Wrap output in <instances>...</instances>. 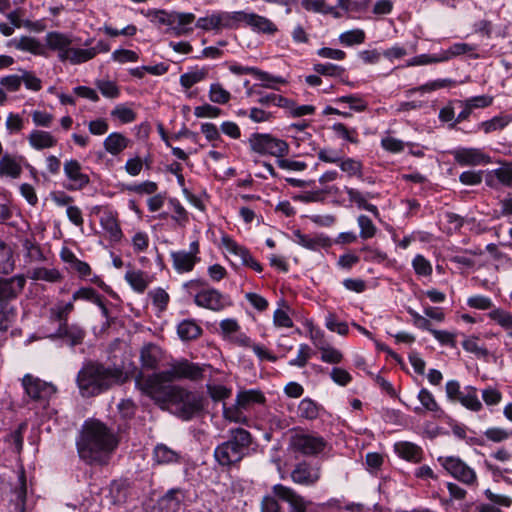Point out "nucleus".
<instances>
[{"label": "nucleus", "mask_w": 512, "mask_h": 512, "mask_svg": "<svg viewBox=\"0 0 512 512\" xmlns=\"http://www.w3.org/2000/svg\"><path fill=\"white\" fill-rule=\"evenodd\" d=\"M79 457L87 464H107L118 446L113 430L98 420L86 421L76 442Z\"/></svg>", "instance_id": "obj_1"}, {"label": "nucleus", "mask_w": 512, "mask_h": 512, "mask_svg": "<svg viewBox=\"0 0 512 512\" xmlns=\"http://www.w3.org/2000/svg\"><path fill=\"white\" fill-rule=\"evenodd\" d=\"M126 380L127 376L121 368L94 361L86 362L76 377L80 395L87 398L97 396Z\"/></svg>", "instance_id": "obj_2"}, {"label": "nucleus", "mask_w": 512, "mask_h": 512, "mask_svg": "<svg viewBox=\"0 0 512 512\" xmlns=\"http://www.w3.org/2000/svg\"><path fill=\"white\" fill-rule=\"evenodd\" d=\"M204 367L192 363L187 359L172 363L169 369L154 373L145 380L136 379V384L140 389L153 399H160L158 394L162 392L164 383L173 382L179 379H189L197 381L203 378Z\"/></svg>", "instance_id": "obj_3"}, {"label": "nucleus", "mask_w": 512, "mask_h": 512, "mask_svg": "<svg viewBox=\"0 0 512 512\" xmlns=\"http://www.w3.org/2000/svg\"><path fill=\"white\" fill-rule=\"evenodd\" d=\"M157 402L167 404L177 417L190 420L200 414L204 409V398L195 392L188 391L179 386H167L158 394Z\"/></svg>", "instance_id": "obj_4"}, {"label": "nucleus", "mask_w": 512, "mask_h": 512, "mask_svg": "<svg viewBox=\"0 0 512 512\" xmlns=\"http://www.w3.org/2000/svg\"><path fill=\"white\" fill-rule=\"evenodd\" d=\"M230 437L215 448L214 457L221 466H231L239 463L249 454L252 435L243 428L229 431Z\"/></svg>", "instance_id": "obj_5"}, {"label": "nucleus", "mask_w": 512, "mask_h": 512, "mask_svg": "<svg viewBox=\"0 0 512 512\" xmlns=\"http://www.w3.org/2000/svg\"><path fill=\"white\" fill-rule=\"evenodd\" d=\"M328 447V442L317 433L298 430L289 438V448L303 456H318Z\"/></svg>", "instance_id": "obj_6"}, {"label": "nucleus", "mask_w": 512, "mask_h": 512, "mask_svg": "<svg viewBox=\"0 0 512 512\" xmlns=\"http://www.w3.org/2000/svg\"><path fill=\"white\" fill-rule=\"evenodd\" d=\"M250 149L261 155H271L282 158L288 155L289 145L286 141L271 134L253 133L248 140Z\"/></svg>", "instance_id": "obj_7"}, {"label": "nucleus", "mask_w": 512, "mask_h": 512, "mask_svg": "<svg viewBox=\"0 0 512 512\" xmlns=\"http://www.w3.org/2000/svg\"><path fill=\"white\" fill-rule=\"evenodd\" d=\"M445 391L451 402L460 403L470 411L479 412L483 408L477 389L473 386H465L462 389L457 380H450L446 383Z\"/></svg>", "instance_id": "obj_8"}, {"label": "nucleus", "mask_w": 512, "mask_h": 512, "mask_svg": "<svg viewBox=\"0 0 512 512\" xmlns=\"http://www.w3.org/2000/svg\"><path fill=\"white\" fill-rule=\"evenodd\" d=\"M22 386L25 394L34 402H38L43 407L55 395L57 389L51 382H46L31 374H25L22 378Z\"/></svg>", "instance_id": "obj_9"}, {"label": "nucleus", "mask_w": 512, "mask_h": 512, "mask_svg": "<svg viewBox=\"0 0 512 512\" xmlns=\"http://www.w3.org/2000/svg\"><path fill=\"white\" fill-rule=\"evenodd\" d=\"M438 461L451 476L463 484L472 486L477 483V474L474 469L459 457H439Z\"/></svg>", "instance_id": "obj_10"}, {"label": "nucleus", "mask_w": 512, "mask_h": 512, "mask_svg": "<svg viewBox=\"0 0 512 512\" xmlns=\"http://www.w3.org/2000/svg\"><path fill=\"white\" fill-rule=\"evenodd\" d=\"M291 479L298 485L314 486L321 479V465L301 461L291 471Z\"/></svg>", "instance_id": "obj_11"}, {"label": "nucleus", "mask_w": 512, "mask_h": 512, "mask_svg": "<svg viewBox=\"0 0 512 512\" xmlns=\"http://www.w3.org/2000/svg\"><path fill=\"white\" fill-rule=\"evenodd\" d=\"M194 302L199 307L216 312L232 305L229 296L223 295L213 288L199 291L194 297Z\"/></svg>", "instance_id": "obj_12"}, {"label": "nucleus", "mask_w": 512, "mask_h": 512, "mask_svg": "<svg viewBox=\"0 0 512 512\" xmlns=\"http://www.w3.org/2000/svg\"><path fill=\"white\" fill-rule=\"evenodd\" d=\"M451 154L460 166H477L490 162V157L479 148L460 147L451 151Z\"/></svg>", "instance_id": "obj_13"}, {"label": "nucleus", "mask_w": 512, "mask_h": 512, "mask_svg": "<svg viewBox=\"0 0 512 512\" xmlns=\"http://www.w3.org/2000/svg\"><path fill=\"white\" fill-rule=\"evenodd\" d=\"M26 285L24 275H15L9 278H0V303H8L16 299Z\"/></svg>", "instance_id": "obj_14"}, {"label": "nucleus", "mask_w": 512, "mask_h": 512, "mask_svg": "<svg viewBox=\"0 0 512 512\" xmlns=\"http://www.w3.org/2000/svg\"><path fill=\"white\" fill-rule=\"evenodd\" d=\"M273 491L277 497L289 504L290 512H306L310 504L290 487L277 484L273 487Z\"/></svg>", "instance_id": "obj_15"}, {"label": "nucleus", "mask_w": 512, "mask_h": 512, "mask_svg": "<svg viewBox=\"0 0 512 512\" xmlns=\"http://www.w3.org/2000/svg\"><path fill=\"white\" fill-rule=\"evenodd\" d=\"M64 173L72 182L69 186L70 190L83 189L90 182L89 176L82 172V166L77 160L70 159L66 161L64 163Z\"/></svg>", "instance_id": "obj_16"}, {"label": "nucleus", "mask_w": 512, "mask_h": 512, "mask_svg": "<svg viewBox=\"0 0 512 512\" xmlns=\"http://www.w3.org/2000/svg\"><path fill=\"white\" fill-rule=\"evenodd\" d=\"M185 498L186 492L183 489L172 488L158 500V505L163 512H179Z\"/></svg>", "instance_id": "obj_17"}, {"label": "nucleus", "mask_w": 512, "mask_h": 512, "mask_svg": "<svg viewBox=\"0 0 512 512\" xmlns=\"http://www.w3.org/2000/svg\"><path fill=\"white\" fill-rule=\"evenodd\" d=\"M236 400L238 401V405L244 411L250 412L256 405H263L266 402V397L262 393V391L258 389H249L239 391L236 395Z\"/></svg>", "instance_id": "obj_18"}, {"label": "nucleus", "mask_w": 512, "mask_h": 512, "mask_svg": "<svg viewBox=\"0 0 512 512\" xmlns=\"http://www.w3.org/2000/svg\"><path fill=\"white\" fill-rule=\"evenodd\" d=\"M243 22L259 33L274 34L276 25L268 18L256 13L243 12Z\"/></svg>", "instance_id": "obj_19"}, {"label": "nucleus", "mask_w": 512, "mask_h": 512, "mask_svg": "<svg viewBox=\"0 0 512 512\" xmlns=\"http://www.w3.org/2000/svg\"><path fill=\"white\" fill-rule=\"evenodd\" d=\"M394 450L400 458L412 463H419L423 459L422 448L412 442H397L394 445Z\"/></svg>", "instance_id": "obj_20"}, {"label": "nucleus", "mask_w": 512, "mask_h": 512, "mask_svg": "<svg viewBox=\"0 0 512 512\" xmlns=\"http://www.w3.org/2000/svg\"><path fill=\"white\" fill-rule=\"evenodd\" d=\"M485 183L491 188H496L499 184L504 186H511L512 167L503 165L499 168L489 171L486 175Z\"/></svg>", "instance_id": "obj_21"}, {"label": "nucleus", "mask_w": 512, "mask_h": 512, "mask_svg": "<svg viewBox=\"0 0 512 512\" xmlns=\"http://www.w3.org/2000/svg\"><path fill=\"white\" fill-rule=\"evenodd\" d=\"M163 352L161 348L155 344L149 343L142 347L140 351V360L142 367L154 370L161 361Z\"/></svg>", "instance_id": "obj_22"}, {"label": "nucleus", "mask_w": 512, "mask_h": 512, "mask_svg": "<svg viewBox=\"0 0 512 512\" xmlns=\"http://www.w3.org/2000/svg\"><path fill=\"white\" fill-rule=\"evenodd\" d=\"M86 332L85 330L79 326L78 324L61 323L57 330V336L61 338H66L70 346L80 345L84 338Z\"/></svg>", "instance_id": "obj_23"}, {"label": "nucleus", "mask_w": 512, "mask_h": 512, "mask_svg": "<svg viewBox=\"0 0 512 512\" xmlns=\"http://www.w3.org/2000/svg\"><path fill=\"white\" fill-rule=\"evenodd\" d=\"M174 269L179 273L190 272L200 260L197 256L187 253L185 250L171 253Z\"/></svg>", "instance_id": "obj_24"}, {"label": "nucleus", "mask_w": 512, "mask_h": 512, "mask_svg": "<svg viewBox=\"0 0 512 512\" xmlns=\"http://www.w3.org/2000/svg\"><path fill=\"white\" fill-rule=\"evenodd\" d=\"M195 20L192 13L172 12L171 30L177 35H185L192 31L191 24Z\"/></svg>", "instance_id": "obj_25"}, {"label": "nucleus", "mask_w": 512, "mask_h": 512, "mask_svg": "<svg viewBox=\"0 0 512 512\" xmlns=\"http://www.w3.org/2000/svg\"><path fill=\"white\" fill-rule=\"evenodd\" d=\"M28 141L36 150L51 148L57 144V139L50 132L43 130H33L28 136Z\"/></svg>", "instance_id": "obj_26"}, {"label": "nucleus", "mask_w": 512, "mask_h": 512, "mask_svg": "<svg viewBox=\"0 0 512 512\" xmlns=\"http://www.w3.org/2000/svg\"><path fill=\"white\" fill-rule=\"evenodd\" d=\"M13 495L14 497L11 499V502L14 504L15 511L24 512L27 495V483L23 470L18 474L17 484L14 487Z\"/></svg>", "instance_id": "obj_27"}, {"label": "nucleus", "mask_w": 512, "mask_h": 512, "mask_svg": "<svg viewBox=\"0 0 512 512\" xmlns=\"http://www.w3.org/2000/svg\"><path fill=\"white\" fill-rule=\"evenodd\" d=\"M337 166L348 178L363 180V163L360 160L343 156Z\"/></svg>", "instance_id": "obj_28"}, {"label": "nucleus", "mask_w": 512, "mask_h": 512, "mask_svg": "<svg viewBox=\"0 0 512 512\" xmlns=\"http://www.w3.org/2000/svg\"><path fill=\"white\" fill-rule=\"evenodd\" d=\"M129 142L130 140L123 134L113 132L105 138L103 146L111 155H118L128 147Z\"/></svg>", "instance_id": "obj_29"}, {"label": "nucleus", "mask_w": 512, "mask_h": 512, "mask_svg": "<svg viewBox=\"0 0 512 512\" xmlns=\"http://www.w3.org/2000/svg\"><path fill=\"white\" fill-rule=\"evenodd\" d=\"M28 277L34 281H46L49 283L60 282L63 278L56 268L36 267L28 271Z\"/></svg>", "instance_id": "obj_30"}, {"label": "nucleus", "mask_w": 512, "mask_h": 512, "mask_svg": "<svg viewBox=\"0 0 512 512\" xmlns=\"http://www.w3.org/2000/svg\"><path fill=\"white\" fill-rule=\"evenodd\" d=\"M153 459L157 464H173L180 461V454L165 444H157L153 450Z\"/></svg>", "instance_id": "obj_31"}, {"label": "nucleus", "mask_w": 512, "mask_h": 512, "mask_svg": "<svg viewBox=\"0 0 512 512\" xmlns=\"http://www.w3.org/2000/svg\"><path fill=\"white\" fill-rule=\"evenodd\" d=\"M178 336L183 341H191L197 339L202 334V328L195 320L185 319L177 326Z\"/></svg>", "instance_id": "obj_32"}, {"label": "nucleus", "mask_w": 512, "mask_h": 512, "mask_svg": "<svg viewBox=\"0 0 512 512\" xmlns=\"http://www.w3.org/2000/svg\"><path fill=\"white\" fill-rule=\"evenodd\" d=\"M8 45L35 55H41L43 53L42 45L32 37L23 36L19 39L14 38L9 41Z\"/></svg>", "instance_id": "obj_33"}, {"label": "nucleus", "mask_w": 512, "mask_h": 512, "mask_svg": "<svg viewBox=\"0 0 512 512\" xmlns=\"http://www.w3.org/2000/svg\"><path fill=\"white\" fill-rule=\"evenodd\" d=\"M223 417L225 420L238 424H248L249 418L247 413L238 405V401L235 399V403L231 406L223 404Z\"/></svg>", "instance_id": "obj_34"}, {"label": "nucleus", "mask_w": 512, "mask_h": 512, "mask_svg": "<svg viewBox=\"0 0 512 512\" xmlns=\"http://www.w3.org/2000/svg\"><path fill=\"white\" fill-rule=\"evenodd\" d=\"M22 173V167L15 157L5 154L0 160V175L18 178Z\"/></svg>", "instance_id": "obj_35"}, {"label": "nucleus", "mask_w": 512, "mask_h": 512, "mask_svg": "<svg viewBox=\"0 0 512 512\" xmlns=\"http://www.w3.org/2000/svg\"><path fill=\"white\" fill-rule=\"evenodd\" d=\"M321 406L311 398H304L298 405V416L306 420H315L318 418Z\"/></svg>", "instance_id": "obj_36"}, {"label": "nucleus", "mask_w": 512, "mask_h": 512, "mask_svg": "<svg viewBox=\"0 0 512 512\" xmlns=\"http://www.w3.org/2000/svg\"><path fill=\"white\" fill-rule=\"evenodd\" d=\"M511 121L512 117L510 116H495L479 123L477 129L483 131L485 134H489L504 129Z\"/></svg>", "instance_id": "obj_37"}, {"label": "nucleus", "mask_w": 512, "mask_h": 512, "mask_svg": "<svg viewBox=\"0 0 512 512\" xmlns=\"http://www.w3.org/2000/svg\"><path fill=\"white\" fill-rule=\"evenodd\" d=\"M295 242L309 250H318L327 245V239L323 237H312L302 234L299 230L294 232Z\"/></svg>", "instance_id": "obj_38"}, {"label": "nucleus", "mask_w": 512, "mask_h": 512, "mask_svg": "<svg viewBox=\"0 0 512 512\" xmlns=\"http://www.w3.org/2000/svg\"><path fill=\"white\" fill-rule=\"evenodd\" d=\"M100 224L102 228L109 234L112 240L119 241L121 239V228L116 218L111 213L103 215L100 219Z\"/></svg>", "instance_id": "obj_39"}, {"label": "nucleus", "mask_w": 512, "mask_h": 512, "mask_svg": "<svg viewBox=\"0 0 512 512\" xmlns=\"http://www.w3.org/2000/svg\"><path fill=\"white\" fill-rule=\"evenodd\" d=\"M221 241H222L224 248L227 250V252L238 257L241 261V264L244 265V263L247 262V258L249 256H251V253L248 251V249L237 244L229 236H223L221 238Z\"/></svg>", "instance_id": "obj_40"}, {"label": "nucleus", "mask_w": 512, "mask_h": 512, "mask_svg": "<svg viewBox=\"0 0 512 512\" xmlns=\"http://www.w3.org/2000/svg\"><path fill=\"white\" fill-rule=\"evenodd\" d=\"M243 12H219L216 13L219 28H234L243 22Z\"/></svg>", "instance_id": "obj_41"}, {"label": "nucleus", "mask_w": 512, "mask_h": 512, "mask_svg": "<svg viewBox=\"0 0 512 512\" xmlns=\"http://www.w3.org/2000/svg\"><path fill=\"white\" fill-rule=\"evenodd\" d=\"M14 270L12 249L0 239V273L9 274Z\"/></svg>", "instance_id": "obj_42"}, {"label": "nucleus", "mask_w": 512, "mask_h": 512, "mask_svg": "<svg viewBox=\"0 0 512 512\" xmlns=\"http://www.w3.org/2000/svg\"><path fill=\"white\" fill-rule=\"evenodd\" d=\"M22 246L26 252V257L30 262H43L46 260L40 246L34 238H25L22 240Z\"/></svg>", "instance_id": "obj_43"}, {"label": "nucleus", "mask_w": 512, "mask_h": 512, "mask_svg": "<svg viewBox=\"0 0 512 512\" xmlns=\"http://www.w3.org/2000/svg\"><path fill=\"white\" fill-rule=\"evenodd\" d=\"M259 98L257 102L263 106L274 105L277 107L283 108H291L293 106V102L281 95L270 93V94H262L258 93Z\"/></svg>", "instance_id": "obj_44"}, {"label": "nucleus", "mask_w": 512, "mask_h": 512, "mask_svg": "<svg viewBox=\"0 0 512 512\" xmlns=\"http://www.w3.org/2000/svg\"><path fill=\"white\" fill-rule=\"evenodd\" d=\"M16 308L9 303H0V331H7L16 318Z\"/></svg>", "instance_id": "obj_45"}, {"label": "nucleus", "mask_w": 512, "mask_h": 512, "mask_svg": "<svg viewBox=\"0 0 512 512\" xmlns=\"http://www.w3.org/2000/svg\"><path fill=\"white\" fill-rule=\"evenodd\" d=\"M208 75L207 69H196L180 76V84L183 88L189 89L195 84L203 81Z\"/></svg>", "instance_id": "obj_46"}, {"label": "nucleus", "mask_w": 512, "mask_h": 512, "mask_svg": "<svg viewBox=\"0 0 512 512\" xmlns=\"http://www.w3.org/2000/svg\"><path fill=\"white\" fill-rule=\"evenodd\" d=\"M125 279L139 293L144 292L149 283L142 271H128L125 274Z\"/></svg>", "instance_id": "obj_47"}, {"label": "nucleus", "mask_w": 512, "mask_h": 512, "mask_svg": "<svg viewBox=\"0 0 512 512\" xmlns=\"http://www.w3.org/2000/svg\"><path fill=\"white\" fill-rule=\"evenodd\" d=\"M46 43L53 50H63L70 46L71 40L65 34L59 32H50L46 35Z\"/></svg>", "instance_id": "obj_48"}, {"label": "nucleus", "mask_w": 512, "mask_h": 512, "mask_svg": "<svg viewBox=\"0 0 512 512\" xmlns=\"http://www.w3.org/2000/svg\"><path fill=\"white\" fill-rule=\"evenodd\" d=\"M231 98L230 92L225 90L219 83H213L209 88V99L216 104H226Z\"/></svg>", "instance_id": "obj_49"}, {"label": "nucleus", "mask_w": 512, "mask_h": 512, "mask_svg": "<svg viewBox=\"0 0 512 512\" xmlns=\"http://www.w3.org/2000/svg\"><path fill=\"white\" fill-rule=\"evenodd\" d=\"M418 399L421 402L422 406L425 410L434 412V413H442L440 406L436 402L433 394L427 390L426 388H422L419 391Z\"/></svg>", "instance_id": "obj_50"}, {"label": "nucleus", "mask_w": 512, "mask_h": 512, "mask_svg": "<svg viewBox=\"0 0 512 512\" xmlns=\"http://www.w3.org/2000/svg\"><path fill=\"white\" fill-rule=\"evenodd\" d=\"M475 50V47L467 43H455L449 49L441 53L443 62L448 61L453 57L466 54Z\"/></svg>", "instance_id": "obj_51"}, {"label": "nucleus", "mask_w": 512, "mask_h": 512, "mask_svg": "<svg viewBox=\"0 0 512 512\" xmlns=\"http://www.w3.org/2000/svg\"><path fill=\"white\" fill-rule=\"evenodd\" d=\"M111 116L117 118L121 123H131L136 119V113L124 104H119L111 111Z\"/></svg>", "instance_id": "obj_52"}, {"label": "nucleus", "mask_w": 512, "mask_h": 512, "mask_svg": "<svg viewBox=\"0 0 512 512\" xmlns=\"http://www.w3.org/2000/svg\"><path fill=\"white\" fill-rule=\"evenodd\" d=\"M360 228V237L364 240L375 236L377 228L372 220L366 215H360L357 219Z\"/></svg>", "instance_id": "obj_53"}, {"label": "nucleus", "mask_w": 512, "mask_h": 512, "mask_svg": "<svg viewBox=\"0 0 512 512\" xmlns=\"http://www.w3.org/2000/svg\"><path fill=\"white\" fill-rule=\"evenodd\" d=\"M313 70L320 75L340 77L345 69L332 63H318L313 66Z\"/></svg>", "instance_id": "obj_54"}, {"label": "nucleus", "mask_w": 512, "mask_h": 512, "mask_svg": "<svg viewBox=\"0 0 512 512\" xmlns=\"http://www.w3.org/2000/svg\"><path fill=\"white\" fill-rule=\"evenodd\" d=\"M325 325L327 329L340 335H346L349 331L347 323L339 321L334 313L327 314L325 317Z\"/></svg>", "instance_id": "obj_55"}, {"label": "nucleus", "mask_w": 512, "mask_h": 512, "mask_svg": "<svg viewBox=\"0 0 512 512\" xmlns=\"http://www.w3.org/2000/svg\"><path fill=\"white\" fill-rule=\"evenodd\" d=\"M313 350L307 344H301L298 349L297 357L289 361L290 366L302 368L306 366L308 360L311 358Z\"/></svg>", "instance_id": "obj_56"}, {"label": "nucleus", "mask_w": 512, "mask_h": 512, "mask_svg": "<svg viewBox=\"0 0 512 512\" xmlns=\"http://www.w3.org/2000/svg\"><path fill=\"white\" fill-rule=\"evenodd\" d=\"M335 103H348L350 109L356 111V112H362L366 110L367 103L358 95H346L341 96L334 100Z\"/></svg>", "instance_id": "obj_57"}, {"label": "nucleus", "mask_w": 512, "mask_h": 512, "mask_svg": "<svg viewBox=\"0 0 512 512\" xmlns=\"http://www.w3.org/2000/svg\"><path fill=\"white\" fill-rule=\"evenodd\" d=\"M339 40L342 44L347 46L361 44L365 40V33L360 29L350 30L342 33L339 37Z\"/></svg>", "instance_id": "obj_58"}, {"label": "nucleus", "mask_w": 512, "mask_h": 512, "mask_svg": "<svg viewBox=\"0 0 512 512\" xmlns=\"http://www.w3.org/2000/svg\"><path fill=\"white\" fill-rule=\"evenodd\" d=\"M97 88L100 90L104 97L115 99L119 96L120 90L115 82L110 80H98L96 82Z\"/></svg>", "instance_id": "obj_59"}, {"label": "nucleus", "mask_w": 512, "mask_h": 512, "mask_svg": "<svg viewBox=\"0 0 512 512\" xmlns=\"http://www.w3.org/2000/svg\"><path fill=\"white\" fill-rule=\"evenodd\" d=\"M318 159L328 164H336L340 162L343 155L340 151L333 148H323L317 152Z\"/></svg>", "instance_id": "obj_60"}, {"label": "nucleus", "mask_w": 512, "mask_h": 512, "mask_svg": "<svg viewBox=\"0 0 512 512\" xmlns=\"http://www.w3.org/2000/svg\"><path fill=\"white\" fill-rule=\"evenodd\" d=\"M489 317L505 330L512 325V314L505 310L494 309L489 313Z\"/></svg>", "instance_id": "obj_61"}, {"label": "nucleus", "mask_w": 512, "mask_h": 512, "mask_svg": "<svg viewBox=\"0 0 512 512\" xmlns=\"http://www.w3.org/2000/svg\"><path fill=\"white\" fill-rule=\"evenodd\" d=\"M412 266L420 276H430L432 274V265L423 255H416L412 261Z\"/></svg>", "instance_id": "obj_62"}, {"label": "nucleus", "mask_w": 512, "mask_h": 512, "mask_svg": "<svg viewBox=\"0 0 512 512\" xmlns=\"http://www.w3.org/2000/svg\"><path fill=\"white\" fill-rule=\"evenodd\" d=\"M71 63L80 64L95 57V51L93 49H82V48H71Z\"/></svg>", "instance_id": "obj_63"}, {"label": "nucleus", "mask_w": 512, "mask_h": 512, "mask_svg": "<svg viewBox=\"0 0 512 512\" xmlns=\"http://www.w3.org/2000/svg\"><path fill=\"white\" fill-rule=\"evenodd\" d=\"M100 297L101 296L93 288L82 287L73 293L72 300H85L96 304L99 302Z\"/></svg>", "instance_id": "obj_64"}]
</instances>
